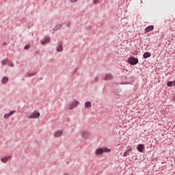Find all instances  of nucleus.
<instances>
[{
  "mask_svg": "<svg viewBox=\"0 0 175 175\" xmlns=\"http://www.w3.org/2000/svg\"><path fill=\"white\" fill-rule=\"evenodd\" d=\"M39 117H40V113L36 110L32 112L30 115L27 116V118L29 120L39 118Z\"/></svg>",
  "mask_w": 175,
  "mask_h": 175,
  "instance_id": "nucleus-1",
  "label": "nucleus"
},
{
  "mask_svg": "<svg viewBox=\"0 0 175 175\" xmlns=\"http://www.w3.org/2000/svg\"><path fill=\"white\" fill-rule=\"evenodd\" d=\"M128 62L130 64V65H137V64L139 62V59L130 57L128 59Z\"/></svg>",
  "mask_w": 175,
  "mask_h": 175,
  "instance_id": "nucleus-2",
  "label": "nucleus"
},
{
  "mask_svg": "<svg viewBox=\"0 0 175 175\" xmlns=\"http://www.w3.org/2000/svg\"><path fill=\"white\" fill-rule=\"evenodd\" d=\"M79 103H80L79 101H74L72 103H70L68 105L69 110H73L75 108L79 106Z\"/></svg>",
  "mask_w": 175,
  "mask_h": 175,
  "instance_id": "nucleus-3",
  "label": "nucleus"
},
{
  "mask_svg": "<svg viewBox=\"0 0 175 175\" xmlns=\"http://www.w3.org/2000/svg\"><path fill=\"white\" fill-rule=\"evenodd\" d=\"M62 135H64V130H57L53 133V136L55 138L61 137Z\"/></svg>",
  "mask_w": 175,
  "mask_h": 175,
  "instance_id": "nucleus-4",
  "label": "nucleus"
},
{
  "mask_svg": "<svg viewBox=\"0 0 175 175\" xmlns=\"http://www.w3.org/2000/svg\"><path fill=\"white\" fill-rule=\"evenodd\" d=\"M10 159H12V157L10 156H7L5 157L1 158V161L3 163H7V162H9V161H10Z\"/></svg>",
  "mask_w": 175,
  "mask_h": 175,
  "instance_id": "nucleus-5",
  "label": "nucleus"
},
{
  "mask_svg": "<svg viewBox=\"0 0 175 175\" xmlns=\"http://www.w3.org/2000/svg\"><path fill=\"white\" fill-rule=\"evenodd\" d=\"M14 113H16V111H11L8 113H5L3 116V118H5V120H8V118H9V117L13 116L14 114Z\"/></svg>",
  "mask_w": 175,
  "mask_h": 175,
  "instance_id": "nucleus-6",
  "label": "nucleus"
},
{
  "mask_svg": "<svg viewBox=\"0 0 175 175\" xmlns=\"http://www.w3.org/2000/svg\"><path fill=\"white\" fill-rule=\"evenodd\" d=\"M103 80H113V75L111 73H107L105 77H103Z\"/></svg>",
  "mask_w": 175,
  "mask_h": 175,
  "instance_id": "nucleus-7",
  "label": "nucleus"
},
{
  "mask_svg": "<svg viewBox=\"0 0 175 175\" xmlns=\"http://www.w3.org/2000/svg\"><path fill=\"white\" fill-rule=\"evenodd\" d=\"M81 136L83 139H87L90 137V133H88V131H82Z\"/></svg>",
  "mask_w": 175,
  "mask_h": 175,
  "instance_id": "nucleus-8",
  "label": "nucleus"
},
{
  "mask_svg": "<svg viewBox=\"0 0 175 175\" xmlns=\"http://www.w3.org/2000/svg\"><path fill=\"white\" fill-rule=\"evenodd\" d=\"M153 30H154V26L150 25V26L147 27L145 29V32H146V33H148V32H151V31H153Z\"/></svg>",
  "mask_w": 175,
  "mask_h": 175,
  "instance_id": "nucleus-9",
  "label": "nucleus"
},
{
  "mask_svg": "<svg viewBox=\"0 0 175 175\" xmlns=\"http://www.w3.org/2000/svg\"><path fill=\"white\" fill-rule=\"evenodd\" d=\"M144 149V146L143 144H139L137 146V150L139 152H143V150Z\"/></svg>",
  "mask_w": 175,
  "mask_h": 175,
  "instance_id": "nucleus-10",
  "label": "nucleus"
},
{
  "mask_svg": "<svg viewBox=\"0 0 175 175\" xmlns=\"http://www.w3.org/2000/svg\"><path fill=\"white\" fill-rule=\"evenodd\" d=\"M9 81V78L8 77H3L1 80L2 84H6Z\"/></svg>",
  "mask_w": 175,
  "mask_h": 175,
  "instance_id": "nucleus-11",
  "label": "nucleus"
},
{
  "mask_svg": "<svg viewBox=\"0 0 175 175\" xmlns=\"http://www.w3.org/2000/svg\"><path fill=\"white\" fill-rule=\"evenodd\" d=\"M96 155H100L103 154V150L102 148H98L95 152Z\"/></svg>",
  "mask_w": 175,
  "mask_h": 175,
  "instance_id": "nucleus-12",
  "label": "nucleus"
},
{
  "mask_svg": "<svg viewBox=\"0 0 175 175\" xmlns=\"http://www.w3.org/2000/svg\"><path fill=\"white\" fill-rule=\"evenodd\" d=\"M144 58H150V57H151V53L150 52H146L145 53H144L143 55Z\"/></svg>",
  "mask_w": 175,
  "mask_h": 175,
  "instance_id": "nucleus-13",
  "label": "nucleus"
},
{
  "mask_svg": "<svg viewBox=\"0 0 175 175\" xmlns=\"http://www.w3.org/2000/svg\"><path fill=\"white\" fill-rule=\"evenodd\" d=\"M167 87H173V85H175V81H168L167 83Z\"/></svg>",
  "mask_w": 175,
  "mask_h": 175,
  "instance_id": "nucleus-14",
  "label": "nucleus"
},
{
  "mask_svg": "<svg viewBox=\"0 0 175 175\" xmlns=\"http://www.w3.org/2000/svg\"><path fill=\"white\" fill-rule=\"evenodd\" d=\"M45 43H50V38H46L44 41L41 42L42 44H44Z\"/></svg>",
  "mask_w": 175,
  "mask_h": 175,
  "instance_id": "nucleus-15",
  "label": "nucleus"
},
{
  "mask_svg": "<svg viewBox=\"0 0 175 175\" xmlns=\"http://www.w3.org/2000/svg\"><path fill=\"white\" fill-rule=\"evenodd\" d=\"M60 28H62V25H57L56 27L54 28V31H58V29H60Z\"/></svg>",
  "mask_w": 175,
  "mask_h": 175,
  "instance_id": "nucleus-16",
  "label": "nucleus"
},
{
  "mask_svg": "<svg viewBox=\"0 0 175 175\" xmlns=\"http://www.w3.org/2000/svg\"><path fill=\"white\" fill-rule=\"evenodd\" d=\"M102 149H103V152H110V151H111V150H110V148H104Z\"/></svg>",
  "mask_w": 175,
  "mask_h": 175,
  "instance_id": "nucleus-17",
  "label": "nucleus"
},
{
  "mask_svg": "<svg viewBox=\"0 0 175 175\" xmlns=\"http://www.w3.org/2000/svg\"><path fill=\"white\" fill-rule=\"evenodd\" d=\"M62 50H64V48L62 47V45H59L57 49V51L58 53H59L60 51H62Z\"/></svg>",
  "mask_w": 175,
  "mask_h": 175,
  "instance_id": "nucleus-18",
  "label": "nucleus"
},
{
  "mask_svg": "<svg viewBox=\"0 0 175 175\" xmlns=\"http://www.w3.org/2000/svg\"><path fill=\"white\" fill-rule=\"evenodd\" d=\"M85 107L86 108H90V107H91V102H89V101H88V102H86L85 103Z\"/></svg>",
  "mask_w": 175,
  "mask_h": 175,
  "instance_id": "nucleus-19",
  "label": "nucleus"
},
{
  "mask_svg": "<svg viewBox=\"0 0 175 175\" xmlns=\"http://www.w3.org/2000/svg\"><path fill=\"white\" fill-rule=\"evenodd\" d=\"M7 64H9V61L7 59L3 60L1 62L2 65H7Z\"/></svg>",
  "mask_w": 175,
  "mask_h": 175,
  "instance_id": "nucleus-20",
  "label": "nucleus"
},
{
  "mask_svg": "<svg viewBox=\"0 0 175 175\" xmlns=\"http://www.w3.org/2000/svg\"><path fill=\"white\" fill-rule=\"evenodd\" d=\"M98 80H99V77H96L94 79V82L93 83H98Z\"/></svg>",
  "mask_w": 175,
  "mask_h": 175,
  "instance_id": "nucleus-21",
  "label": "nucleus"
},
{
  "mask_svg": "<svg viewBox=\"0 0 175 175\" xmlns=\"http://www.w3.org/2000/svg\"><path fill=\"white\" fill-rule=\"evenodd\" d=\"M35 75H36V72L29 73V74L28 75V77H32V76H35Z\"/></svg>",
  "mask_w": 175,
  "mask_h": 175,
  "instance_id": "nucleus-22",
  "label": "nucleus"
},
{
  "mask_svg": "<svg viewBox=\"0 0 175 175\" xmlns=\"http://www.w3.org/2000/svg\"><path fill=\"white\" fill-rule=\"evenodd\" d=\"M129 154V152H128V151H126L124 154H123V157H128V155Z\"/></svg>",
  "mask_w": 175,
  "mask_h": 175,
  "instance_id": "nucleus-23",
  "label": "nucleus"
},
{
  "mask_svg": "<svg viewBox=\"0 0 175 175\" xmlns=\"http://www.w3.org/2000/svg\"><path fill=\"white\" fill-rule=\"evenodd\" d=\"M98 2H99V0H94L93 1L94 5H96L97 3H98Z\"/></svg>",
  "mask_w": 175,
  "mask_h": 175,
  "instance_id": "nucleus-24",
  "label": "nucleus"
},
{
  "mask_svg": "<svg viewBox=\"0 0 175 175\" xmlns=\"http://www.w3.org/2000/svg\"><path fill=\"white\" fill-rule=\"evenodd\" d=\"M29 45H26L25 46V50H29Z\"/></svg>",
  "mask_w": 175,
  "mask_h": 175,
  "instance_id": "nucleus-25",
  "label": "nucleus"
},
{
  "mask_svg": "<svg viewBox=\"0 0 175 175\" xmlns=\"http://www.w3.org/2000/svg\"><path fill=\"white\" fill-rule=\"evenodd\" d=\"M132 150V147L128 146L127 147V151H131Z\"/></svg>",
  "mask_w": 175,
  "mask_h": 175,
  "instance_id": "nucleus-26",
  "label": "nucleus"
},
{
  "mask_svg": "<svg viewBox=\"0 0 175 175\" xmlns=\"http://www.w3.org/2000/svg\"><path fill=\"white\" fill-rule=\"evenodd\" d=\"M70 2L75 3V2H77V0H70Z\"/></svg>",
  "mask_w": 175,
  "mask_h": 175,
  "instance_id": "nucleus-27",
  "label": "nucleus"
},
{
  "mask_svg": "<svg viewBox=\"0 0 175 175\" xmlns=\"http://www.w3.org/2000/svg\"><path fill=\"white\" fill-rule=\"evenodd\" d=\"M8 65H10V66H13V63L8 62Z\"/></svg>",
  "mask_w": 175,
  "mask_h": 175,
  "instance_id": "nucleus-28",
  "label": "nucleus"
}]
</instances>
